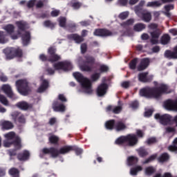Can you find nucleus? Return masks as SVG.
Returning <instances> with one entry per match:
<instances>
[{
	"instance_id": "f257e3e1",
	"label": "nucleus",
	"mask_w": 177,
	"mask_h": 177,
	"mask_svg": "<svg viewBox=\"0 0 177 177\" xmlns=\"http://www.w3.org/2000/svg\"><path fill=\"white\" fill-rule=\"evenodd\" d=\"M164 93H169L168 86L165 84L158 87H145L140 90V95L148 99H160Z\"/></svg>"
},
{
	"instance_id": "f03ea898",
	"label": "nucleus",
	"mask_w": 177,
	"mask_h": 177,
	"mask_svg": "<svg viewBox=\"0 0 177 177\" xmlns=\"http://www.w3.org/2000/svg\"><path fill=\"white\" fill-rule=\"evenodd\" d=\"M145 133L140 129L136 131V134L131 133L127 136H122L115 141V145L118 146H127L128 147H135L139 143L138 138H143Z\"/></svg>"
},
{
	"instance_id": "7ed1b4c3",
	"label": "nucleus",
	"mask_w": 177,
	"mask_h": 177,
	"mask_svg": "<svg viewBox=\"0 0 177 177\" xmlns=\"http://www.w3.org/2000/svg\"><path fill=\"white\" fill-rule=\"evenodd\" d=\"M72 151V145H65L59 149L55 147H44L42 149L41 152L44 156H50L51 158H57L60 154H68Z\"/></svg>"
},
{
	"instance_id": "20e7f679",
	"label": "nucleus",
	"mask_w": 177,
	"mask_h": 177,
	"mask_svg": "<svg viewBox=\"0 0 177 177\" xmlns=\"http://www.w3.org/2000/svg\"><path fill=\"white\" fill-rule=\"evenodd\" d=\"M77 62L80 64V69L82 71L91 73V71H93V65L96 62V59L92 55H86L84 57H79L77 58Z\"/></svg>"
},
{
	"instance_id": "39448f33",
	"label": "nucleus",
	"mask_w": 177,
	"mask_h": 177,
	"mask_svg": "<svg viewBox=\"0 0 177 177\" xmlns=\"http://www.w3.org/2000/svg\"><path fill=\"white\" fill-rule=\"evenodd\" d=\"M73 77L80 83V85L83 89H84L85 93L88 95H92L93 90L92 89V82L87 77H84L80 72H75L73 74Z\"/></svg>"
},
{
	"instance_id": "423d86ee",
	"label": "nucleus",
	"mask_w": 177,
	"mask_h": 177,
	"mask_svg": "<svg viewBox=\"0 0 177 177\" xmlns=\"http://www.w3.org/2000/svg\"><path fill=\"white\" fill-rule=\"evenodd\" d=\"M15 86L19 93L23 96H27V95L31 92L30 83L26 79H20L17 80L15 82Z\"/></svg>"
},
{
	"instance_id": "0eeeda50",
	"label": "nucleus",
	"mask_w": 177,
	"mask_h": 177,
	"mask_svg": "<svg viewBox=\"0 0 177 177\" xmlns=\"http://www.w3.org/2000/svg\"><path fill=\"white\" fill-rule=\"evenodd\" d=\"M55 70H63V71H71L73 64L69 61H64L53 64Z\"/></svg>"
},
{
	"instance_id": "6e6552de",
	"label": "nucleus",
	"mask_w": 177,
	"mask_h": 177,
	"mask_svg": "<svg viewBox=\"0 0 177 177\" xmlns=\"http://www.w3.org/2000/svg\"><path fill=\"white\" fill-rule=\"evenodd\" d=\"M155 120L159 121L160 124L162 125H169L171 121H172V116L169 114H163L160 113L155 114Z\"/></svg>"
},
{
	"instance_id": "1a4fd4ad",
	"label": "nucleus",
	"mask_w": 177,
	"mask_h": 177,
	"mask_svg": "<svg viewBox=\"0 0 177 177\" xmlns=\"http://www.w3.org/2000/svg\"><path fill=\"white\" fill-rule=\"evenodd\" d=\"M14 146L16 150H20L22 147L21 145V138L17 136L14 140L9 142V141H3V146L4 147H10V146Z\"/></svg>"
},
{
	"instance_id": "9d476101",
	"label": "nucleus",
	"mask_w": 177,
	"mask_h": 177,
	"mask_svg": "<svg viewBox=\"0 0 177 177\" xmlns=\"http://www.w3.org/2000/svg\"><path fill=\"white\" fill-rule=\"evenodd\" d=\"M164 107L169 111H177V99H169L164 102Z\"/></svg>"
},
{
	"instance_id": "9b49d317",
	"label": "nucleus",
	"mask_w": 177,
	"mask_h": 177,
	"mask_svg": "<svg viewBox=\"0 0 177 177\" xmlns=\"http://www.w3.org/2000/svg\"><path fill=\"white\" fill-rule=\"evenodd\" d=\"M151 39L150 42L151 45H157L158 44V39L161 35V30L156 29L155 30L150 32Z\"/></svg>"
},
{
	"instance_id": "f8f14e48",
	"label": "nucleus",
	"mask_w": 177,
	"mask_h": 177,
	"mask_svg": "<svg viewBox=\"0 0 177 177\" xmlns=\"http://www.w3.org/2000/svg\"><path fill=\"white\" fill-rule=\"evenodd\" d=\"M93 34L96 37H111L113 35L111 31L105 28L95 29Z\"/></svg>"
},
{
	"instance_id": "ddd939ff",
	"label": "nucleus",
	"mask_w": 177,
	"mask_h": 177,
	"mask_svg": "<svg viewBox=\"0 0 177 177\" xmlns=\"http://www.w3.org/2000/svg\"><path fill=\"white\" fill-rule=\"evenodd\" d=\"M161 2L158 1H149L147 4V8H160V6H162V3H171L174 2L175 0H160Z\"/></svg>"
},
{
	"instance_id": "4468645a",
	"label": "nucleus",
	"mask_w": 177,
	"mask_h": 177,
	"mask_svg": "<svg viewBox=\"0 0 177 177\" xmlns=\"http://www.w3.org/2000/svg\"><path fill=\"white\" fill-rule=\"evenodd\" d=\"M108 88L109 86L106 83H102L100 84L96 90L97 95L99 96V97L104 96V95L107 93Z\"/></svg>"
},
{
	"instance_id": "2eb2a0df",
	"label": "nucleus",
	"mask_w": 177,
	"mask_h": 177,
	"mask_svg": "<svg viewBox=\"0 0 177 177\" xmlns=\"http://www.w3.org/2000/svg\"><path fill=\"white\" fill-rule=\"evenodd\" d=\"M138 81L140 82H151L153 81V75H149V72H143L138 75Z\"/></svg>"
},
{
	"instance_id": "dca6fc26",
	"label": "nucleus",
	"mask_w": 177,
	"mask_h": 177,
	"mask_svg": "<svg viewBox=\"0 0 177 177\" xmlns=\"http://www.w3.org/2000/svg\"><path fill=\"white\" fill-rule=\"evenodd\" d=\"M1 89L3 92H4V93L8 96V97H10V99H15V93H13L10 85L3 84L1 86Z\"/></svg>"
},
{
	"instance_id": "f3484780",
	"label": "nucleus",
	"mask_w": 177,
	"mask_h": 177,
	"mask_svg": "<svg viewBox=\"0 0 177 177\" xmlns=\"http://www.w3.org/2000/svg\"><path fill=\"white\" fill-rule=\"evenodd\" d=\"M53 110L56 112L64 113L66 111V106L59 101H54L53 103Z\"/></svg>"
},
{
	"instance_id": "a211bd4d",
	"label": "nucleus",
	"mask_w": 177,
	"mask_h": 177,
	"mask_svg": "<svg viewBox=\"0 0 177 177\" xmlns=\"http://www.w3.org/2000/svg\"><path fill=\"white\" fill-rule=\"evenodd\" d=\"M150 65V59L149 58L142 59L140 64L137 67L138 71H143L146 70Z\"/></svg>"
},
{
	"instance_id": "6ab92c4d",
	"label": "nucleus",
	"mask_w": 177,
	"mask_h": 177,
	"mask_svg": "<svg viewBox=\"0 0 177 177\" xmlns=\"http://www.w3.org/2000/svg\"><path fill=\"white\" fill-rule=\"evenodd\" d=\"M21 37L24 46H27L30 44V41H31V33L28 31H25L21 34Z\"/></svg>"
},
{
	"instance_id": "aec40b11",
	"label": "nucleus",
	"mask_w": 177,
	"mask_h": 177,
	"mask_svg": "<svg viewBox=\"0 0 177 177\" xmlns=\"http://www.w3.org/2000/svg\"><path fill=\"white\" fill-rule=\"evenodd\" d=\"M164 55L167 59H177V46L173 48V51L167 50Z\"/></svg>"
},
{
	"instance_id": "412c9836",
	"label": "nucleus",
	"mask_w": 177,
	"mask_h": 177,
	"mask_svg": "<svg viewBox=\"0 0 177 177\" xmlns=\"http://www.w3.org/2000/svg\"><path fill=\"white\" fill-rule=\"evenodd\" d=\"M127 124L121 120L115 122V131L116 132H122L127 129Z\"/></svg>"
},
{
	"instance_id": "4be33fe9",
	"label": "nucleus",
	"mask_w": 177,
	"mask_h": 177,
	"mask_svg": "<svg viewBox=\"0 0 177 177\" xmlns=\"http://www.w3.org/2000/svg\"><path fill=\"white\" fill-rule=\"evenodd\" d=\"M3 53L6 55L7 60L15 59L14 48H7L3 50Z\"/></svg>"
},
{
	"instance_id": "5701e85b",
	"label": "nucleus",
	"mask_w": 177,
	"mask_h": 177,
	"mask_svg": "<svg viewBox=\"0 0 177 177\" xmlns=\"http://www.w3.org/2000/svg\"><path fill=\"white\" fill-rule=\"evenodd\" d=\"M68 39H72L73 41H75L76 44H81V42H84V37L80 36L78 34L68 35Z\"/></svg>"
},
{
	"instance_id": "b1692460",
	"label": "nucleus",
	"mask_w": 177,
	"mask_h": 177,
	"mask_svg": "<svg viewBox=\"0 0 177 177\" xmlns=\"http://www.w3.org/2000/svg\"><path fill=\"white\" fill-rule=\"evenodd\" d=\"M17 158L19 161H27L30 158V152L24 150L22 153H18Z\"/></svg>"
},
{
	"instance_id": "393cba45",
	"label": "nucleus",
	"mask_w": 177,
	"mask_h": 177,
	"mask_svg": "<svg viewBox=\"0 0 177 177\" xmlns=\"http://www.w3.org/2000/svg\"><path fill=\"white\" fill-rule=\"evenodd\" d=\"M169 158H171V156L169 155L168 153L165 152L162 153L158 158V162H160L161 164H164V162H168L169 161Z\"/></svg>"
},
{
	"instance_id": "a878e982",
	"label": "nucleus",
	"mask_w": 177,
	"mask_h": 177,
	"mask_svg": "<svg viewBox=\"0 0 177 177\" xmlns=\"http://www.w3.org/2000/svg\"><path fill=\"white\" fill-rule=\"evenodd\" d=\"M15 125L13 123L8 120H5L1 123V128L3 131H9V129H13Z\"/></svg>"
},
{
	"instance_id": "bb28decb",
	"label": "nucleus",
	"mask_w": 177,
	"mask_h": 177,
	"mask_svg": "<svg viewBox=\"0 0 177 177\" xmlns=\"http://www.w3.org/2000/svg\"><path fill=\"white\" fill-rule=\"evenodd\" d=\"M49 88V82L46 80H43L40 86L37 89L39 93H42L45 92V90Z\"/></svg>"
},
{
	"instance_id": "cd10ccee",
	"label": "nucleus",
	"mask_w": 177,
	"mask_h": 177,
	"mask_svg": "<svg viewBox=\"0 0 177 177\" xmlns=\"http://www.w3.org/2000/svg\"><path fill=\"white\" fill-rule=\"evenodd\" d=\"M15 24L16 26H17L18 30H19L18 31V34L19 35H21V32H20V31H24L25 30L27 29V22H23L21 21H17Z\"/></svg>"
},
{
	"instance_id": "c85d7f7f",
	"label": "nucleus",
	"mask_w": 177,
	"mask_h": 177,
	"mask_svg": "<svg viewBox=\"0 0 177 177\" xmlns=\"http://www.w3.org/2000/svg\"><path fill=\"white\" fill-rule=\"evenodd\" d=\"M140 17H141L142 20L145 21V23H149V21H151V12L145 10Z\"/></svg>"
},
{
	"instance_id": "c756f323",
	"label": "nucleus",
	"mask_w": 177,
	"mask_h": 177,
	"mask_svg": "<svg viewBox=\"0 0 177 177\" xmlns=\"http://www.w3.org/2000/svg\"><path fill=\"white\" fill-rule=\"evenodd\" d=\"M105 128L108 129V131H113V129H115V120H110L105 122Z\"/></svg>"
},
{
	"instance_id": "7c9ffc66",
	"label": "nucleus",
	"mask_w": 177,
	"mask_h": 177,
	"mask_svg": "<svg viewBox=\"0 0 177 177\" xmlns=\"http://www.w3.org/2000/svg\"><path fill=\"white\" fill-rule=\"evenodd\" d=\"M171 42V36L168 34H164L160 38V44L162 45H168Z\"/></svg>"
},
{
	"instance_id": "2f4dec72",
	"label": "nucleus",
	"mask_w": 177,
	"mask_h": 177,
	"mask_svg": "<svg viewBox=\"0 0 177 177\" xmlns=\"http://www.w3.org/2000/svg\"><path fill=\"white\" fill-rule=\"evenodd\" d=\"M138 161H139V159L136 156H129L127 158V165L129 167H132L133 165H136L138 164Z\"/></svg>"
},
{
	"instance_id": "473e14b6",
	"label": "nucleus",
	"mask_w": 177,
	"mask_h": 177,
	"mask_svg": "<svg viewBox=\"0 0 177 177\" xmlns=\"http://www.w3.org/2000/svg\"><path fill=\"white\" fill-rule=\"evenodd\" d=\"M59 140H60V138H59V136L56 135H51L48 138V141H49V143H50V145H59Z\"/></svg>"
},
{
	"instance_id": "72a5a7b5",
	"label": "nucleus",
	"mask_w": 177,
	"mask_h": 177,
	"mask_svg": "<svg viewBox=\"0 0 177 177\" xmlns=\"http://www.w3.org/2000/svg\"><path fill=\"white\" fill-rule=\"evenodd\" d=\"M6 140L4 142H12V140H15L16 139V133L11 131L6 134H5Z\"/></svg>"
},
{
	"instance_id": "f704fd0d",
	"label": "nucleus",
	"mask_w": 177,
	"mask_h": 177,
	"mask_svg": "<svg viewBox=\"0 0 177 177\" xmlns=\"http://www.w3.org/2000/svg\"><path fill=\"white\" fill-rule=\"evenodd\" d=\"M146 28V24L143 23H138L134 25L133 26V30L136 32H140L141 31H143Z\"/></svg>"
},
{
	"instance_id": "c9c22d12",
	"label": "nucleus",
	"mask_w": 177,
	"mask_h": 177,
	"mask_svg": "<svg viewBox=\"0 0 177 177\" xmlns=\"http://www.w3.org/2000/svg\"><path fill=\"white\" fill-rule=\"evenodd\" d=\"M16 106L18 109H20V110H28L30 107V104L24 101L17 103Z\"/></svg>"
},
{
	"instance_id": "e433bc0d",
	"label": "nucleus",
	"mask_w": 177,
	"mask_h": 177,
	"mask_svg": "<svg viewBox=\"0 0 177 177\" xmlns=\"http://www.w3.org/2000/svg\"><path fill=\"white\" fill-rule=\"evenodd\" d=\"M140 171H143V167H142V166H136L135 167H132L130 169V175L136 176V175H138V172H140Z\"/></svg>"
},
{
	"instance_id": "4c0bfd02",
	"label": "nucleus",
	"mask_w": 177,
	"mask_h": 177,
	"mask_svg": "<svg viewBox=\"0 0 177 177\" xmlns=\"http://www.w3.org/2000/svg\"><path fill=\"white\" fill-rule=\"evenodd\" d=\"M23 49L20 48V47H17V48H14V57L21 59V57H23Z\"/></svg>"
},
{
	"instance_id": "58836bf2",
	"label": "nucleus",
	"mask_w": 177,
	"mask_h": 177,
	"mask_svg": "<svg viewBox=\"0 0 177 177\" xmlns=\"http://www.w3.org/2000/svg\"><path fill=\"white\" fill-rule=\"evenodd\" d=\"M134 11L138 17H140L145 12L146 10L143 9V7L136 6L134 8Z\"/></svg>"
},
{
	"instance_id": "ea45409f",
	"label": "nucleus",
	"mask_w": 177,
	"mask_h": 177,
	"mask_svg": "<svg viewBox=\"0 0 177 177\" xmlns=\"http://www.w3.org/2000/svg\"><path fill=\"white\" fill-rule=\"evenodd\" d=\"M9 174L12 177H20V170L15 167H12L9 170Z\"/></svg>"
},
{
	"instance_id": "a19ab883",
	"label": "nucleus",
	"mask_w": 177,
	"mask_h": 177,
	"mask_svg": "<svg viewBox=\"0 0 177 177\" xmlns=\"http://www.w3.org/2000/svg\"><path fill=\"white\" fill-rule=\"evenodd\" d=\"M70 5L71 8H73L75 10H78V9H80V8L82 6V3L73 0L70 3Z\"/></svg>"
},
{
	"instance_id": "79ce46f5",
	"label": "nucleus",
	"mask_w": 177,
	"mask_h": 177,
	"mask_svg": "<svg viewBox=\"0 0 177 177\" xmlns=\"http://www.w3.org/2000/svg\"><path fill=\"white\" fill-rule=\"evenodd\" d=\"M49 59L48 62L50 63H55V62H59L60 60L61 57L60 55L57 54H53L48 57Z\"/></svg>"
},
{
	"instance_id": "37998d69",
	"label": "nucleus",
	"mask_w": 177,
	"mask_h": 177,
	"mask_svg": "<svg viewBox=\"0 0 177 177\" xmlns=\"http://www.w3.org/2000/svg\"><path fill=\"white\" fill-rule=\"evenodd\" d=\"M21 114L22 113L19 111H14L11 113L12 121H14L15 124L17 122L19 118H20V116L21 115Z\"/></svg>"
},
{
	"instance_id": "c03bdc74",
	"label": "nucleus",
	"mask_w": 177,
	"mask_h": 177,
	"mask_svg": "<svg viewBox=\"0 0 177 177\" xmlns=\"http://www.w3.org/2000/svg\"><path fill=\"white\" fill-rule=\"evenodd\" d=\"M138 155L140 156V157H146V156H149V152L147 151V150L143 147L140 148L138 150Z\"/></svg>"
},
{
	"instance_id": "a18cd8bd",
	"label": "nucleus",
	"mask_w": 177,
	"mask_h": 177,
	"mask_svg": "<svg viewBox=\"0 0 177 177\" xmlns=\"http://www.w3.org/2000/svg\"><path fill=\"white\" fill-rule=\"evenodd\" d=\"M44 27L53 30L55 28V26H56V24L52 22L50 20H46L44 22Z\"/></svg>"
},
{
	"instance_id": "49530a36",
	"label": "nucleus",
	"mask_w": 177,
	"mask_h": 177,
	"mask_svg": "<svg viewBox=\"0 0 177 177\" xmlns=\"http://www.w3.org/2000/svg\"><path fill=\"white\" fill-rule=\"evenodd\" d=\"M4 30H6V32H8V34H13V32H15V26H13L12 24L6 25L4 27Z\"/></svg>"
},
{
	"instance_id": "de8ad7c7",
	"label": "nucleus",
	"mask_w": 177,
	"mask_h": 177,
	"mask_svg": "<svg viewBox=\"0 0 177 177\" xmlns=\"http://www.w3.org/2000/svg\"><path fill=\"white\" fill-rule=\"evenodd\" d=\"M58 22H59V27H62L63 28H64L67 23V19H66V17H60L58 19Z\"/></svg>"
},
{
	"instance_id": "09e8293b",
	"label": "nucleus",
	"mask_w": 177,
	"mask_h": 177,
	"mask_svg": "<svg viewBox=\"0 0 177 177\" xmlns=\"http://www.w3.org/2000/svg\"><path fill=\"white\" fill-rule=\"evenodd\" d=\"M136 64H138V58H134L129 62L130 70H136Z\"/></svg>"
},
{
	"instance_id": "8fccbe9b",
	"label": "nucleus",
	"mask_w": 177,
	"mask_h": 177,
	"mask_svg": "<svg viewBox=\"0 0 177 177\" xmlns=\"http://www.w3.org/2000/svg\"><path fill=\"white\" fill-rule=\"evenodd\" d=\"M46 3V0H38L35 4L36 9H42V8L45 6Z\"/></svg>"
},
{
	"instance_id": "3c124183",
	"label": "nucleus",
	"mask_w": 177,
	"mask_h": 177,
	"mask_svg": "<svg viewBox=\"0 0 177 177\" xmlns=\"http://www.w3.org/2000/svg\"><path fill=\"white\" fill-rule=\"evenodd\" d=\"M156 172V169L153 167V166H149L145 169V174L148 176H150L153 175Z\"/></svg>"
},
{
	"instance_id": "603ef678",
	"label": "nucleus",
	"mask_w": 177,
	"mask_h": 177,
	"mask_svg": "<svg viewBox=\"0 0 177 177\" xmlns=\"http://www.w3.org/2000/svg\"><path fill=\"white\" fill-rule=\"evenodd\" d=\"M133 23H135V19H129L127 21L122 22L121 24V26L122 27H129V26H132V24H133Z\"/></svg>"
},
{
	"instance_id": "864d4df0",
	"label": "nucleus",
	"mask_w": 177,
	"mask_h": 177,
	"mask_svg": "<svg viewBox=\"0 0 177 177\" xmlns=\"http://www.w3.org/2000/svg\"><path fill=\"white\" fill-rule=\"evenodd\" d=\"M72 151H75L76 156H80L82 154V149L78 148V147L75 145H72Z\"/></svg>"
},
{
	"instance_id": "5fc2aeb1",
	"label": "nucleus",
	"mask_w": 177,
	"mask_h": 177,
	"mask_svg": "<svg viewBox=\"0 0 177 177\" xmlns=\"http://www.w3.org/2000/svg\"><path fill=\"white\" fill-rule=\"evenodd\" d=\"M0 103L3 104L4 106H8L9 105V101H8V99L5 95L0 94Z\"/></svg>"
},
{
	"instance_id": "6e6d98bb",
	"label": "nucleus",
	"mask_w": 177,
	"mask_h": 177,
	"mask_svg": "<svg viewBox=\"0 0 177 177\" xmlns=\"http://www.w3.org/2000/svg\"><path fill=\"white\" fill-rule=\"evenodd\" d=\"M80 50L82 55H85L88 51V44L86 43H82L80 46Z\"/></svg>"
},
{
	"instance_id": "4d7b16f0",
	"label": "nucleus",
	"mask_w": 177,
	"mask_h": 177,
	"mask_svg": "<svg viewBox=\"0 0 177 177\" xmlns=\"http://www.w3.org/2000/svg\"><path fill=\"white\" fill-rule=\"evenodd\" d=\"M67 28L68 30H70V31L73 32V31H75V28H77V24H75L74 22H70L67 24Z\"/></svg>"
},
{
	"instance_id": "13d9d810",
	"label": "nucleus",
	"mask_w": 177,
	"mask_h": 177,
	"mask_svg": "<svg viewBox=\"0 0 177 177\" xmlns=\"http://www.w3.org/2000/svg\"><path fill=\"white\" fill-rule=\"evenodd\" d=\"M157 158V153L151 155L147 159H146L144 162V164H149V162H151V161H154Z\"/></svg>"
},
{
	"instance_id": "bf43d9fd",
	"label": "nucleus",
	"mask_w": 177,
	"mask_h": 177,
	"mask_svg": "<svg viewBox=\"0 0 177 177\" xmlns=\"http://www.w3.org/2000/svg\"><path fill=\"white\" fill-rule=\"evenodd\" d=\"M99 71L100 73H107L109 71V66H107V65L102 64L100 66Z\"/></svg>"
},
{
	"instance_id": "052dcab7",
	"label": "nucleus",
	"mask_w": 177,
	"mask_h": 177,
	"mask_svg": "<svg viewBox=\"0 0 177 177\" xmlns=\"http://www.w3.org/2000/svg\"><path fill=\"white\" fill-rule=\"evenodd\" d=\"M91 80L93 81V82H96V81H97V80H99V78H100V73H95L94 74H93L91 77Z\"/></svg>"
},
{
	"instance_id": "680f3d73",
	"label": "nucleus",
	"mask_w": 177,
	"mask_h": 177,
	"mask_svg": "<svg viewBox=\"0 0 177 177\" xmlns=\"http://www.w3.org/2000/svg\"><path fill=\"white\" fill-rule=\"evenodd\" d=\"M122 111V106H113V114H120V112Z\"/></svg>"
},
{
	"instance_id": "e2e57ef3",
	"label": "nucleus",
	"mask_w": 177,
	"mask_h": 177,
	"mask_svg": "<svg viewBox=\"0 0 177 177\" xmlns=\"http://www.w3.org/2000/svg\"><path fill=\"white\" fill-rule=\"evenodd\" d=\"M128 16H129V13L128 12H123L118 15V18L120 19V20H125Z\"/></svg>"
},
{
	"instance_id": "0e129e2a",
	"label": "nucleus",
	"mask_w": 177,
	"mask_h": 177,
	"mask_svg": "<svg viewBox=\"0 0 177 177\" xmlns=\"http://www.w3.org/2000/svg\"><path fill=\"white\" fill-rule=\"evenodd\" d=\"M147 145H154V143H157V138L152 137L150 138H148L147 140L146 141Z\"/></svg>"
},
{
	"instance_id": "69168bd1",
	"label": "nucleus",
	"mask_w": 177,
	"mask_h": 177,
	"mask_svg": "<svg viewBox=\"0 0 177 177\" xmlns=\"http://www.w3.org/2000/svg\"><path fill=\"white\" fill-rule=\"evenodd\" d=\"M168 151L177 154V146L174 145L169 146Z\"/></svg>"
},
{
	"instance_id": "338daca9",
	"label": "nucleus",
	"mask_w": 177,
	"mask_h": 177,
	"mask_svg": "<svg viewBox=\"0 0 177 177\" xmlns=\"http://www.w3.org/2000/svg\"><path fill=\"white\" fill-rule=\"evenodd\" d=\"M37 2V0H30L28 1L26 6L28 8V9H31L33 6H35V3Z\"/></svg>"
},
{
	"instance_id": "774afa93",
	"label": "nucleus",
	"mask_w": 177,
	"mask_h": 177,
	"mask_svg": "<svg viewBox=\"0 0 177 177\" xmlns=\"http://www.w3.org/2000/svg\"><path fill=\"white\" fill-rule=\"evenodd\" d=\"M39 59L41 62H49V57L46 56L45 54H41Z\"/></svg>"
}]
</instances>
